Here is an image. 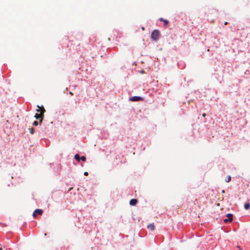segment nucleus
I'll return each mask as SVG.
<instances>
[{
	"label": "nucleus",
	"instance_id": "17",
	"mask_svg": "<svg viewBox=\"0 0 250 250\" xmlns=\"http://www.w3.org/2000/svg\"><path fill=\"white\" fill-rule=\"evenodd\" d=\"M159 20H160V21H164V20H165V19H163L162 18H160L159 19Z\"/></svg>",
	"mask_w": 250,
	"mask_h": 250
},
{
	"label": "nucleus",
	"instance_id": "14",
	"mask_svg": "<svg viewBox=\"0 0 250 250\" xmlns=\"http://www.w3.org/2000/svg\"><path fill=\"white\" fill-rule=\"evenodd\" d=\"M166 27H167V24L168 23V21L167 20H165L163 21Z\"/></svg>",
	"mask_w": 250,
	"mask_h": 250
},
{
	"label": "nucleus",
	"instance_id": "10",
	"mask_svg": "<svg viewBox=\"0 0 250 250\" xmlns=\"http://www.w3.org/2000/svg\"><path fill=\"white\" fill-rule=\"evenodd\" d=\"M74 158L77 161H80V156L78 154H76L75 155V156H74Z\"/></svg>",
	"mask_w": 250,
	"mask_h": 250
},
{
	"label": "nucleus",
	"instance_id": "7",
	"mask_svg": "<svg viewBox=\"0 0 250 250\" xmlns=\"http://www.w3.org/2000/svg\"><path fill=\"white\" fill-rule=\"evenodd\" d=\"M138 202V200L136 199H132L130 200L129 204L131 206H135Z\"/></svg>",
	"mask_w": 250,
	"mask_h": 250
},
{
	"label": "nucleus",
	"instance_id": "9",
	"mask_svg": "<svg viewBox=\"0 0 250 250\" xmlns=\"http://www.w3.org/2000/svg\"><path fill=\"white\" fill-rule=\"evenodd\" d=\"M250 208V204L249 203H246L245 204L244 208L245 209L248 210Z\"/></svg>",
	"mask_w": 250,
	"mask_h": 250
},
{
	"label": "nucleus",
	"instance_id": "22",
	"mask_svg": "<svg viewBox=\"0 0 250 250\" xmlns=\"http://www.w3.org/2000/svg\"><path fill=\"white\" fill-rule=\"evenodd\" d=\"M238 249H241V248H240V246H238Z\"/></svg>",
	"mask_w": 250,
	"mask_h": 250
},
{
	"label": "nucleus",
	"instance_id": "13",
	"mask_svg": "<svg viewBox=\"0 0 250 250\" xmlns=\"http://www.w3.org/2000/svg\"><path fill=\"white\" fill-rule=\"evenodd\" d=\"M80 159H81L82 161H83V162H85V161H86V158H85V156H82V157L80 158Z\"/></svg>",
	"mask_w": 250,
	"mask_h": 250
},
{
	"label": "nucleus",
	"instance_id": "1",
	"mask_svg": "<svg viewBox=\"0 0 250 250\" xmlns=\"http://www.w3.org/2000/svg\"><path fill=\"white\" fill-rule=\"evenodd\" d=\"M160 38V32L157 30H154L152 31L151 35V38L153 41H157Z\"/></svg>",
	"mask_w": 250,
	"mask_h": 250
},
{
	"label": "nucleus",
	"instance_id": "8",
	"mask_svg": "<svg viewBox=\"0 0 250 250\" xmlns=\"http://www.w3.org/2000/svg\"><path fill=\"white\" fill-rule=\"evenodd\" d=\"M147 229H148L151 230H153L155 229V227L154 224L151 223V224H149V225H148L147 226Z\"/></svg>",
	"mask_w": 250,
	"mask_h": 250
},
{
	"label": "nucleus",
	"instance_id": "15",
	"mask_svg": "<svg viewBox=\"0 0 250 250\" xmlns=\"http://www.w3.org/2000/svg\"><path fill=\"white\" fill-rule=\"evenodd\" d=\"M38 124H39L38 122V121H34V123H33V125H35V126L38 125Z\"/></svg>",
	"mask_w": 250,
	"mask_h": 250
},
{
	"label": "nucleus",
	"instance_id": "18",
	"mask_svg": "<svg viewBox=\"0 0 250 250\" xmlns=\"http://www.w3.org/2000/svg\"><path fill=\"white\" fill-rule=\"evenodd\" d=\"M206 116V114L205 113H203V114H202V116H203V117H205Z\"/></svg>",
	"mask_w": 250,
	"mask_h": 250
},
{
	"label": "nucleus",
	"instance_id": "6",
	"mask_svg": "<svg viewBox=\"0 0 250 250\" xmlns=\"http://www.w3.org/2000/svg\"><path fill=\"white\" fill-rule=\"evenodd\" d=\"M38 107L39 109H37V111L38 112H41V115H42L43 116V114H44V112L45 111L44 108H43V106H42V107H40V106L38 105Z\"/></svg>",
	"mask_w": 250,
	"mask_h": 250
},
{
	"label": "nucleus",
	"instance_id": "21",
	"mask_svg": "<svg viewBox=\"0 0 250 250\" xmlns=\"http://www.w3.org/2000/svg\"><path fill=\"white\" fill-rule=\"evenodd\" d=\"M222 192H223V193H224V192H225L224 190H222Z\"/></svg>",
	"mask_w": 250,
	"mask_h": 250
},
{
	"label": "nucleus",
	"instance_id": "16",
	"mask_svg": "<svg viewBox=\"0 0 250 250\" xmlns=\"http://www.w3.org/2000/svg\"><path fill=\"white\" fill-rule=\"evenodd\" d=\"M88 172H84V175L85 176H87V175H88Z\"/></svg>",
	"mask_w": 250,
	"mask_h": 250
},
{
	"label": "nucleus",
	"instance_id": "2",
	"mask_svg": "<svg viewBox=\"0 0 250 250\" xmlns=\"http://www.w3.org/2000/svg\"><path fill=\"white\" fill-rule=\"evenodd\" d=\"M227 217L228 218V219H225L224 220V222L226 223L228 222H231L233 220V216L231 213H229L227 215Z\"/></svg>",
	"mask_w": 250,
	"mask_h": 250
},
{
	"label": "nucleus",
	"instance_id": "23",
	"mask_svg": "<svg viewBox=\"0 0 250 250\" xmlns=\"http://www.w3.org/2000/svg\"><path fill=\"white\" fill-rule=\"evenodd\" d=\"M0 250H2V248H0Z\"/></svg>",
	"mask_w": 250,
	"mask_h": 250
},
{
	"label": "nucleus",
	"instance_id": "20",
	"mask_svg": "<svg viewBox=\"0 0 250 250\" xmlns=\"http://www.w3.org/2000/svg\"><path fill=\"white\" fill-rule=\"evenodd\" d=\"M142 29L144 30L145 29V28H144V27H143L142 28Z\"/></svg>",
	"mask_w": 250,
	"mask_h": 250
},
{
	"label": "nucleus",
	"instance_id": "11",
	"mask_svg": "<svg viewBox=\"0 0 250 250\" xmlns=\"http://www.w3.org/2000/svg\"><path fill=\"white\" fill-rule=\"evenodd\" d=\"M231 180V177L230 176H229L226 179V182L228 183Z\"/></svg>",
	"mask_w": 250,
	"mask_h": 250
},
{
	"label": "nucleus",
	"instance_id": "5",
	"mask_svg": "<svg viewBox=\"0 0 250 250\" xmlns=\"http://www.w3.org/2000/svg\"><path fill=\"white\" fill-rule=\"evenodd\" d=\"M35 117L36 119L40 120V123H41L43 120V116L42 115H41V113H40V114L36 113L35 115Z\"/></svg>",
	"mask_w": 250,
	"mask_h": 250
},
{
	"label": "nucleus",
	"instance_id": "19",
	"mask_svg": "<svg viewBox=\"0 0 250 250\" xmlns=\"http://www.w3.org/2000/svg\"><path fill=\"white\" fill-rule=\"evenodd\" d=\"M224 24H225V25H227L228 24V22H225Z\"/></svg>",
	"mask_w": 250,
	"mask_h": 250
},
{
	"label": "nucleus",
	"instance_id": "12",
	"mask_svg": "<svg viewBox=\"0 0 250 250\" xmlns=\"http://www.w3.org/2000/svg\"><path fill=\"white\" fill-rule=\"evenodd\" d=\"M29 130L31 134H33L34 133V129L33 128H29Z\"/></svg>",
	"mask_w": 250,
	"mask_h": 250
},
{
	"label": "nucleus",
	"instance_id": "3",
	"mask_svg": "<svg viewBox=\"0 0 250 250\" xmlns=\"http://www.w3.org/2000/svg\"><path fill=\"white\" fill-rule=\"evenodd\" d=\"M43 212V210L42 209H36L35 210L33 213V216L34 217H36L37 216V214L42 215Z\"/></svg>",
	"mask_w": 250,
	"mask_h": 250
},
{
	"label": "nucleus",
	"instance_id": "4",
	"mask_svg": "<svg viewBox=\"0 0 250 250\" xmlns=\"http://www.w3.org/2000/svg\"><path fill=\"white\" fill-rule=\"evenodd\" d=\"M142 100V98L138 96H133L130 98L129 100L133 102L139 101Z\"/></svg>",
	"mask_w": 250,
	"mask_h": 250
}]
</instances>
